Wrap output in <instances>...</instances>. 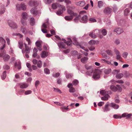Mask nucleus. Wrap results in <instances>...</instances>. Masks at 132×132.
<instances>
[{
	"instance_id": "f257e3e1",
	"label": "nucleus",
	"mask_w": 132,
	"mask_h": 132,
	"mask_svg": "<svg viewBox=\"0 0 132 132\" xmlns=\"http://www.w3.org/2000/svg\"><path fill=\"white\" fill-rule=\"evenodd\" d=\"M68 40L67 41L66 40L64 39H62V40L64 41L65 43L60 41L58 43L59 47L61 48H67L66 44L68 46L70 45H71L72 44V41L71 39L68 38Z\"/></svg>"
},
{
	"instance_id": "f03ea898",
	"label": "nucleus",
	"mask_w": 132,
	"mask_h": 132,
	"mask_svg": "<svg viewBox=\"0 0 132 132\" xmlns=\"http://www.w3.org/2000/svg\"><path fill=\"white\" fill-rule=\"evenodd\" d=\"M0 57L3 58V60L4 62H7L10 59V56L6 53L5 50H1L0 51Z\"/></svg>"
},
{
	"instance_id": "7ed1b4c3",
	"label": "nucleus",
	"mask_w": 132,
	"mask_h": 132,
	"mask_svg": "<svg viewBox=\"0 0 132 132\" xmlns=\"http://www.w3.org/2000/svg\"><path fill=\"white\" fill-rule=\"evenodd\" d=\"M85 67L87 70L86 73L87 75H89L93 72V69L92 66L86 64Z\"/></svg>"
},
{
	"instance_id": "20e7f679",
	"label": "nucleus",
	"mask_w": 132,
	"mask_h": 132,
	"mask_svg": "<svg viewBox=\"0 0 132 132\" xmlns=\"http://www.w3.org/2000/svg\"><path fill=\"white\" fill-rule=\"evenodd\" d=\"M16 7L17 10H20L21 9L23 10H25L26 8V5L24 4H21L20 5L19 4H17Z\"/></svg>"
},
{
	"instance_id": "39448f33",
	"label": "nucleus",
	"mask_w": 132,
	"mask_h": 132,
	"mask_svg": "<svg viewBox=\"0 0 132 132\" xmlns=\"http://www.w3.org/2000/svg\"><path fill=\"white\" fill-rule=\"evenodd\" d=\"M70 15V16H66L64 18L65 19L67 20L70 21L73 18L74 16H76L77 15V13H73L69 14Z\"/></svg>"
},
{
	"instance_id": "423d86ee",
	"label": "nucleus",
	"mask_w": 132,
	"mask_h": 132,
	"mask_svg": "<svg viewBox=\"0 0 132 132\" xmlns=\"http://www.w3.org/2000/svg\"><path fill=\"white\" fill-rule=\"evenodd\" d=\"M8 23L9 26L14 29H15L17 28V26L15 23L11 20H9Z\"/></svg>"
},
{
	"instance_id": "0eeeda50",
	"label": "nucleus",
	"mask_w": 132,
	"mask_h": 132,
	"mask_svg": "<svg viewBox=\"0 0 132 132\" xmlns=\"http://www.w3.org/2000/svg\"><path fill=\"white\" fill-rule=\"evenodd\" d=\"M93 78L95 80H97L100 78V73L98 71H96L93 74Z\"/></svg>"
},
{
	"instance_id": "6e6552de",
	"label": "nucleus",
	"mask_w": 132,
	"mask_h": 132,
	"mask_svg": "<svg viewBox=\"0 0 132 132\" xmlns=\"http://www.w3.org/2000/svg\"><path fill=\"white\" fill-rule=\"evenodd\" d=\"M60 8L62 9V10H59L57 12V14L58 15H60L62 14L64 11H65V7L64 6H62L61 5H59Z\"/></svg>"
},
{
	"instance_id": "1a4fd4ad",
	"label": "nucleus",
	"mask_w": 132,
	"mask_h": 132,
	"mask_svg": "<svg viewBox=\"0 0 132 132\" xmlns=\"http://www.w3.org/2000/svg\"><path fill=\"white\" fill-rule=\"evenodd\" d=\"M0 42L2 43V46L0 48V50H3L5 46L6 41L2 37H0Z\"/></svg>"
},
{
	"instance_id": "9d476101",
	"label": "nucleus",
	"mask_w": 132,
	"mask_h": 132,
	"mask_svg": "<svg viewBox=\"0 0 132 132\" xmlns=\"http://www.w3.org/2000/svg\"><path fill=\"white\" fill-rule=\"evenodd\" d=\"M67 87L69 88V91L70 93H73L75 91V88L73 87V85L71 83H69L67 85Z\"/></svg>"
},
{
	"instance_id": "9b49d317",
	"label": "nucleus",
	"mask_w": 132,
	"mask_h": 132,
	"mask_svg": "<svg viewBox=\"0 0 132 132\" xmlns=\"http://www.w3.org/2000/svg\"><path fill=\"white\" fill-rule=\"evenodd\" d=\"M67 8V12L68 14H70V13H75L72 10L74 9L75 7L74 6H68Z\"/></svg>"
},
{
	"instance_id": "f8f14e48",
	"label": "nucleus",
	"mask_w": 132,
	"mask_h": 132,
	"mask_svg": "<svg viewBox=\"0 0 132 132\" xmlns=\"http://www.w3.org/2000/svg\"><path fill=\"white\" fill-rule=\"evenodd\" d=\"M114 32H115L117 33L118 34H120L123 32V29L120 28H116L114 30Z\"/></svg>"
},
{
	"instance_id": "ddd939ff",
	"label": "nucleus",
	"mask_w": 132,
	"mask_h": 132,
	"mask_svg": "<svg viewBox=\"0 0 132 132\" xmlns=\"http://www.w3.org/2000/svg\"><path fill=\"white\" fill-rule=\"evenodd\" d=\"M112 11V9L109 7L106 8L104 10V13L106 14H110Z\"/></svg>"
},
{
	"instance_id": "4468645a",
	"label": "nucleus",
	"mask_w": 132,
	"mask_h": 132,
	"mask_svg": "<svg viewBox=\"0 0 132 132\" xmlns=\"http://www.w3.org/2000/svg\"><path fill=\"white\" fill-rule=\"evenodd\" d=\"M30 12L34 16H36L38 13V12L35 8H32L30 10Z\"/></svg>"
},
{
	"instance_id": "2eb2a0df",
	"label": "nucleus",
	"mask_w": 132,
	"mask_h": 132,
	"mask_svg": "<svg viewBox=\"0 0 132 132\" xmlns=\"http://www.w3.org/2000/svg\"><path fill=\"white\" fill-rule=\"evenodd\" d=\"M101 31L102 34L103 35L105 36L107 34V32L106 30L105 29H103L102 30H99L97 29H96L94 31L95 32L96 31V32H98V33H99L100 31Z\"/></svg>"
},
{
	"instance_id": "dca6fc26",
	"label": "nucleus",
	"mask_w": 132,
	"mask_h": 132,
	"mask_svg": "<svg viewBox=\"0 0 132 132\" xmlns=\"http://www.w3.org/2000/svg\"><path fill=\"white\" fill-rule=\"evenodd\" d=\"M35 44L38 49L40 51L42 50V49L41 47V42L39 41H37L36 42Z\"/></svg>"
},
{
	"instance_id": "f3484780",
	"label": "nucleus",
	"mask_w": 132,
	"mask_h": 132,
	"mask_svg": "<svg viewBox=\"0 0 132 132\" xmlns=\"http://www.w3.org/2000/svg\"><path fill=\"white\" fill-rule=\"evenodd\" d=\"M132 116V113L128 114L127 113H124L122 115V117H126V119L129 118Z\"/></svg>"
},
{
	"instance_id": "a211bd4d",
	"label": "nucleus",
	"mask_w": 132,
	"mask_h": 132,
	"mask_svg": "<svg viewBox=\"0 0 132 132\" xmlns=\"http://www.w3.org/2000/svg\"><path fill=\"white\" fill-rule=\"evenodd\" d=\"M87 21V16L86 15H85L82 16L80 21L83 23H86Z\"/></svg>"
},
{
	"instance_id": "6ab92c4d",
	"label": "nucleus",
	"mask_w": 132,
	"mask_h": 132,
	"mask_svg": "<svg viewBox=\"0 0 132 132\" xmlns=\"http://www.w3.org/2000/svg\"><path fill=\"white\" fill-rule=\"evenodd\" d=\"M20 88H25L28 86V85L26 83H21L19 84Z\"/></svg>"
},
{
	"instance_id": "aec40b11",
	"label": "nucleus",
	"mask_w": 132,
	"mask_h": 132,
	"mask_svg": "<svg viewBox=\"0 0 132 132\" xmlns=\"http://www.w3.org/2000/svg\"><path fill=\"white\" fill-rule=\"evenodd\" d=\"M75 4L77 5L82 7L84 5L85 2L84 1H82L80 2H76Z\"/></svg>"
},
{
	"instance_id": "412c9836",
	"label": "nucleus",
	"mask_w": 132,
	"mask_h": 132,
	"mask_svg": "<svg viewBox=\"0 0 132 132\" xmlns=\"http://www.w3.org/2000/svg\"><path fill=\"white\" fill-rule=\"evenodd\" d=\"M5 11V9L4 7V6L2 5L0 7V14H3Z\"/></svg>"
},
{
	"instance_id": "4be33fe9",
	"label": "nucleus",
	"mask_w": 132,
	"mask_h": 132,
	"mask_svg": "<svg viewBox=\"0 0 132 132\" xmlns=\"http://www.w3.org/2000/svg\"><path fill=\"white\" fill-rule=\"evenodd\" d=\"M37 2H35L34 0H32L30 1L29 3V5L31 6H35L37 5Z\"/></svg>"
},
{
	"instance_id": "5701e85b",
	"label": "nucleus",
	"mask_w": 132,
	"mask_h": 132,
	"mask_svg": "<svg viewBox=\"0 0 132 132\" xmlns=\"http://www.w3.org/2000/svg\"><path fill=\"white\" fill-rule=\"evenodd\" d=\"M110 106L114 109H117L119 107V105L117 104H116L114 103H111L110 105Z\"/></svg>"
},
{
	"instance_id": "b1692460",
	"label": "nucleus",
	"mask_w": 132,
	"mask_h": 132,
	"mask_svg": "<svg viewBox=\"0 0 132 132\" xmlns=\"http://www.w3.org/2000/svg\"><path fill=\"white\" fill-rule=\"evenodd\" d=\"M21 16L22 18L24 19H27V18L28 14L26 12H23L22 13Z\"/></svg>"
},
{
	"instance_id": "393cba45",
	"label": "nucleus",
	"mask_w": 132,
	"mask_h": 132,
	"mask_svg": "<svg viewBox=\"0 0 132 132\" xmlns=\"http://www.w3.org/2000/svg\"><path fill=\"white\" fill-rule=\"evenodd\" d=\"M48 55V53L47 52L45 51H43L41 53V57L43 58L46 57Z\"/></svg>"
},
{
	"instance_id": "a878e982",
	"label": "nucleus",
	"mask_w": 132,
	"mask_h": 132,
	"mask_svg": "<svg viewBox=\"0 0 132 132\" xmlns=\"http://www.w3.org/2000/svg\"><path fill=\"white\" fill-rule=\"evenodd\" d=\"M88 58L86 57H84L82 58L81 60V62L83 63H86L87 61Z\"/></svg>"
},
{
	"instance_id": "bb28decb",
	"label": "nucleus",
	"mask_w": 132,
	"mask_h": 132,
	"mask_svg": "<svg viewBox=\"0 0 132 132\" xmlns=\"http://www.w3.org/2000/svg\"><path fill=\"white\" fill-rule=\"evenodd\" d=\"M59 5L60 4H58V3H54L52 4V7L53 9H56L58 6L60 7Z\"/></svg>"
},
{
	"instance_id": "cd10ccee",
	"label": "nucleus",
	"mask_w": 132,
	"mask_h": 132,
	"mask_svg": "<svg viewBox=\"0 0 132 132\" xmlns=\"http://www.w3.org/2000/svg\"><path fill=\"white\" fill-rule=\"evenodd\" d=\"M24 45L25 48V51H27V53H29L30 50V48L26 44L24 43Z\"/></svg>"
},
{
	"instance_id": "c85d7f7f",
	"label": "nucleus",
	"mask_w": 132,
	"mask_h": 132,
	"mask_svg": "<svg viewBox=\"0 0 132 132\" xmlns=\"http://www.w3.org/2000/svg\"><path fill=\"white\" fill-rule=\"evenodd\" d=\"M30 23V25L32 26H34V25L35 23V21L34 18H31Z\"/></svg>"
},
{
	"instance_id": "c756f323",
	"label": "nucleus",
	"mask_w": 132,
	"mask_h": 132,
	"mask_svg": "<svg viewBox=\"0 0 132 132\" xmlns=\"http://www.w3.org/2000/svg\"><path fill=\"white\" fill-rule=\"evenodd\" d=\"M111 89L113 91L115 92L117 90V87L114 85H112L110 87Z\"/></svg>"
},
{
	"instance_id": "7c9ffc66",
	"label": "nucleus",
	"mask_w": 132,
	"mask_h": 132,
	"mask_svg": "<svg viewBox=\"0 0 132 132\" xmlns=\"http://www.w3.org/2000/svg\"><path fill=\"white\" fill-rule=\"evenodd\" d=\"M19 48L21 49H22L23 47V43L21 41H19Z\"/></svg>"
},
{
	"instance_id": "2f4dec72",
	"label": "nucleus",
	"mask_w": 132,
	"mask_h": 132,
	"mask_svg": "<svg viewBox=\"0 0 132 132\" xmlns=\"http://www.w3.org/2000/svg\"><path fill=\"white\" fill-rule=\"evenodd\" d=\"M109 96V95L108 94H107L105 95L103 97H102L101 98V99L102 100L104 101H106L108 100V97Z\"/></svg>"
},
{
	"instance_id": "473e14b6",
	"label": "nucleus",
	"mask_w": 132,
	"mask_h": 132,
	"mask_svg": "<svg viewBox=\"0 0 132 132\" xmlns=\"http://www.w3.org/2000/svg\"><path fill=\"white\" fill-rule=\"evenodd\" d=\"M6 71H5L3 72L2 75V79H4L6 78Z\"/></svg>"
},
{
	"instance_id": "72a5a7b5",
	"label": "nucleus",
	"mask_w": 132,
	"mask_h": 132,
	"mask_svg": "<svg viewBox=\"0 0 132 132\" xmlns=\"http://www.w3.org/2000/svg\"><path fill=\"white\" fill-rule=\"evenodd\" d=\"M128 55V53L127 52H124L122 54V56L124 58L126 59Z\"/></svg>"
},
{
	"instance_id": "f704fd0d",
	"label": "nucleus",
	"mask_w": 132,
	"mask_h": 132,
	"mask_svg": "<svg viewBox=\"0 0 132 132\" xmlns=\"http://www.w3.org/2000/svg\"><path fill=\"white\" fill-rule=\"evenodd\" d=\"M129 12V9H126L124 11V15L126 16L127 15Z\"/></svg>"
},
{
	"instance_id": "c9c22d12",
	"label": "nucleus",
	"mask_w": 132,
	"mask_h": 132,
	"mask_svg": "<svg viewBox=\"0 0 132 132\" xmlns=\"http://www.w3.org/2000/svg\"><path fill=\"white\" fill-rule=\"evenodd\" d=\"M26 19H24L22 18H21V22L23 26L26 25Z\"/></svg>"
},
{
	"instance_id": "e433bc0d",
	"label": "nucleus",
	"mask_w": 132,
	"mask_h": 132,
	"mask_svg": "<svg viewBox=\"0 0 132 132\" xmlns=\"http://www.w3.org/2000/svg\"><path fill=\"white\" fill-rule=\"evenodd\" d=\"M89 36L92 37V38H94L96 37V36L95 35V34L93 33V32H91L89 34Z\"/></svg>"
},
{
	"instance_id": "4c0bfd02",
	"label": "nucleus",
	"mask_w": 132,
	"mask_h": 132,
	"mask_svg": "<svg viewBox=\"0 0 132 132\" xmlns=\"http://www.w3.org/2000/svg\"><path fill=\"white\" fill-rule=\"evenodd\" d=\"M76 16V17L74 19V21L76 22L77 21L79 20L80 18L81 17L80 15H77V14L76 15V16Z\"/></svg>"
},
{
	"instance_id": "58836bf2",
	"label": "nucleus",
	"mask_w": 132,
	"mask_h": 132,
	"mask_svg": "<svg viewBox=\"0 0 132 132\" xmlns=\"http://www.w3.org/2000/svg\"><path fill=\"white\" fill-rule=\"evenodd\" d=\"M123 76V75L122 73H119L117 74L116 75V77L118 79H120Z\"/></svg>"
},
{
	"instance_id": "ea45409f",
	"label": "nucleus",
	"mask_w": 132,
	"mask_h": 132,
	"mask_svg": "<svg viewBox=\"0 0 132 132\" xmlns=\"http://www.w3.org/2000/svg\"><path fill=\"white\" fill-rule=\"evenodd\" d=\"M3 68L4 70H8L10 69V67L8 65L5 64L3 66Z\"/></svg>"
},
{
	"instance_id": "a19ab883",
	"label": "nucleus",
	"mask_w": 132,
	"mask_h": 132,
	"mask_svg": "<svg viewBox=\"0 0 132 132\" xmlns=\"http://www.w3.org/2000/svg\"><path fill=\"white\" fill-rule=\"evenodd\" d=\"M44 72L46 74H49L50 73L49 70L47 68L44 69Z\"/></svg>"
},
{
	"instance_id": "79ce46f5",
	"label": "nucleus",
	"mask_w": 132,
	"mask_h": 132,
	"mask_svg": "<svg viewBox=\"0 0 132 132\" xmlns=\"http://www.w3.org/2000/svg\"><path fill=\"white\" fill-rule=\"evenodd\" d=\"M103 5V3L102 1H99L98 2V7L100 8L102 7Z\"/></svg>"
},
{
	"instance_id": "37998d69",
	"label": "nucleus",
	"mask_w": 132,
	"mask_h": 132,
	"mask_svg": "<svg viewBox=\"0 0 132 132\" xmlns=\"http://www.w3.org/2000/svg\"><path fill=\"white\" fill-rule=\"evenodd\" d=\"M109 105L107 104L105 106V108L104 110V112H106L109 110L110 109L108 108Z\"/></svg>"
},
{
	"instance_id": "c03bdc74",
	"label": "nucleus",
	"mask_w": 132,
	"mask_h": 132,
	"mask_svg": "<svg viewBox=\"0 0 132 132\" xmlns=\"http://www.w3.org/2000/svg\"><path fill=\"white\" fill-rule=\"evenodd\" d=\"M106 52L108 55L111 56H112V52L111 50H107L106 51Z\"/></svg>"
},
{
	"instance_id": "a18cd8bd",
	"label": "nucleus",
	"mask_w": 132,
	"mask_h": 132,
	"mask_svg": "<svg viewBox=\"0 0 132 132\" xmlns=\"http://www.w3.org/2000/svg\"><path fill=\"white\" fill-rule=\"evenodd\" d=\"M42 62L41 61L39 60L38 62V64H37V67L39 68H40L42 67Z\"/></svg>"
},
{
	"instance_id": "49530a36",
	"label": "nucleus",
	"mask_w": 132,
	"mask_h": 132,
	"mask_svg": "<svg viewBox=\"0 0 132 132\" xmlns=\"http://www.w3.org/2000/svg\"><path fill=\"white\" fill-rule=\"evenodd\" d=\"M26 64L27 67L29 68V71H31L32 69L31 68V65L29 63H27Z\"/></svg>"
},
{
	"instance_id": "de8ad7c7",
	"label": "nucleus",
	"mask_w": 132,
	"mask_h": 132,
	"mask_svg": "<svg viewBox=\"0 0 132 132\" xmlns=\"http://www.w3.org/2000/svg\"><path fill=\"white\" fill-rule=\"evenodd\" d=\"M96 41L93 40H91L88 42L89 44L90 45L95 44H96Z\"/></svg>"
},
{
	"instance_id": "09e8293b",
	"label": "nucleus",
	"mask_w": 132,
	"mask_h": 132,
	"mask_svg": "<svg viewBox=\"0 0 132 132\" xmlns=\"http://www.w3.org/2000/svg\"><path fill=\"white\" fill-rule=\"evenodd\" d=\"M122 117L120 116H119L116 114H114L113 116V117L115 119L121 118Z\"/></svg>"
},
{
	"instance_id": "8fccbe9b",
	"label": "nucleus",
	"mask_w": 132,
	"mask_h": 132,
	"mask_svg": "<svg viewBox=\"0 0 132 132\" xmlns=\"http://www.w3.org/2000/svg\"><path fill=\"white\" fill-rule=\"evenodd\" d=\"M114 43L117 45H118L120 43V41L118 39H116L114 41Z\"/></svg>"
},
{
	"instance_id": "3c124183",
	"label": "nucleus",
	"mask_w": 132,
	"mask_h": 132,
	"mask_svg": "<svg viewBox=\"0 0 132 132\" xmlns=\"http://www.w3.org/2000/svg\"><path fill=\"white\" fill-rule=\"evenodd\" d=\"M44 1L46 4H49L52 2V0H44Z\"/></svg>"
},
{
	"instance_id": "603ef678",
	"label": "nucleus",
	"mask_w": 132,
	"mask_h": 132,
	"mask_svg": "<svg viewBox=\"0 0 132 132\" xmlns=\"http://www.w3.org/2000/svg\"><path fill=\"white\" fill-rule=\"evenodd\" d=\"M119 72V71L117 70H114L112 72V73L114 75H115L117 74Z\"/></svg>"
},
{
	"instance_id": "864d4df0",
	"label": "nucleus",
	"mask_w": 132,
	"mask_h": 132,
	"mask_svg": "<svg viewBox=\"0 0 132 132\" xmlns=\"http://www.w3.org/2000/svg\"><path fill=\"white\" fill-rule=\"evenodd\" d=\"M78 83V81L76 80H74L72 82V83L75 86Z\"/></svg>"
},
{
	"instance_id": "5fc2aeb1",
	"label": "nucleus",
	"mask_w": 132,
	"mask_h": 132,
	"mask_svg": "<svg viewBox=\"0 0 132 132\" xmlns=\"http://www.w3.org/2000/svg\"><path fill=\"white\" fill-rule=\"evenodd\" d=\"M31 93L32 91L31 90H27L25 92V95H27L31 94Z\"/></svg>"
},
{
	"instance_id": "6e6d98bb",
	"label": "nucleus",
	"mask_w": 132,
	"mask_h": 132,
	"mask_svg": "<svg viewBox=\"0 0 132 132\" xmlns=\"http://www.w3.org/2000/svg\"><path fill=\"white\" fill-rule=\"evenodd\" d=\"M114 52L115 53L116 55H119L121 54L120 52H119L118 50L115 49L114 50Z\"/></svg>"
},
{
	"instance_id": "4d7b16f0",
	"label": "nucleus",
	"mask_w": 132,
	"mask_h": 132,
	"mask_svg": "<svg viewBox=\"0 0 132 132\" xmlns=\"http://www.w3.org/2000/svg\"><path fill=\"white\" fill-rule=\"evenodd\" d=\"M73 76V75L71 74L67 73L66 75V78H71Z\"/></svg>"
},
{
	"instance_id": "13d9d810",
	"label": "nucleus",
	"mask_w": 132,
	"mask_h": 132,
	"mask_svg": "<svg viewBox=\"0 0 132 132\" xmlns=\"http://www.w3.org/2000/svg\"><path fill=\"white\" fill-rule=\"evenodd\" d=\"M15 66L16 67H17L18 69H21L20 64V62H19V64H17L16 63H15Z\"/></svg>"
},
{
	"instance_id": "bf43d9fd",
	"label": "nucleus",
	"mask_w": 132,
	"mask_h": 132,
	"mask_svg": "<svg viewBox=\"0 0 132 132\" xmlns=\"http://www.w3.org/2000/svg\"><path fill=\"white\" fill-rule=\"evenodd\" d=\"M26 40L28 42V45H30L31 43V42L30 40L28 37H27L26 38Z\"/></svg>"
},
{
	"instance_id": "052dcab7",
	"label": "nucleus",
	"mask_w": 132,
	"mask_h": 132,
	"mask_svg": "<svg viewBox=\"0 0 132 132\" xmlns=\"http://www.w3.org/2000/svg\"><path fill=\"white\" fill-rule=\"evenodd\" d=\"M13 35H15L16 36H19L20 38H22V36L21 34L19 33H14L13 34Z\"/></svg>"
},
{
	"instance_id": "680f3d73",
	"label": "nucleus",
	"mask_w": 132,
	"mask_h": 132,
	"mask_svg": "<svg viewBox=\"0 0 132 132\" xmlns=\"http://www.w3.org/2000/svg\"><path fill=\"white\" fill-rule=\"evenodd\" d=\"M21 31L23 33H24L26 31V29L24 27H22L21 28Z\"/></svg>"
},
{
	"instance_id": "e2e57ef3",
	"label": "nucleus",
	"mask_w": 132,
	"mask_h": 132,
	"mask_svg": "<svg viewBox=\"0 0 132 132\" xmlns=\"http://www.w3.org/2000/svg\"><path fill=\"white\" fill-rule=\"evenodd\" d=\"M60 75V73H57L55 74H54L53 75V76L55 77H58Z\"/></svg>"
},
{
	"instance_id": "0e129e2a",
	"label": "nucleus",
	"mask_w": 132,
	"mask_h": 132,
	"mask_svg": "<svg viewBox=\"0 0 132 132\" xmlns=\"http://www.w3.org/2000/svg\"><path fill=\"white\" fill-rule=\"evenodd\" d=\"M117 90H118L119 91H121L122 90V88L120 86L118 85H117Z\"/></svg>"
},
{
	"instance_id": "69168bd1",
	"label": "nucleus",
	"mask_w": 132,
	"mask_h": 132,
	"mask_svg": "<svg viewBox=\"0 0 132 132\" xmlns=\"http://www.w3.org/2000/svg\"><path fill=\"white\" fill-rule=\"evenodd\" d=\"M89 21H90L92 22H95L96 21V19H94L92 18H90L89 19Z\"/></svg>"
},
{
	"instance_id": "338daca9",
	"label": "nucleus",
	"mask_w": 132,
	"mask_h": 132,
	"mask_svg": "<svg viewBox=\"0 0 132 132\" xmlns=\"http://www.w3.org/2000/svg\"><path fill=\"white\" fill-rule=\"evenodd\" d=\"M88 48L90 50L92 51L95 49V48L94 46H91L90 47H89Z\"/></svg>"
},
{
	"instance_id": "774afa93",
	"label": "nucleus",
	"mask_w": 132,
	"mask_h": 132,
	"mask_svg": "<svg viewBox=\"0 0 132 132\" xmlns=\"http://www.w3.org/2000/svg\"><path fill=\"white\" fill-rule=\"evenodd\" d=\"M111 72V70H106L104 71V72L106 74H109Z\"/></svg>"
}]
</instances>
